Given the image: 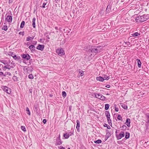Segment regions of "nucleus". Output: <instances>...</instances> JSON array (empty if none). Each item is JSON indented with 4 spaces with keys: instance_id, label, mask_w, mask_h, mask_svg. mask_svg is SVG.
Masks as SVG:
<instances>
[{
    "instance_id": "obj_56",
    "label": "nucleus",
    "mask_w": 149,
    "mask_h": 149,
    "mask_svg": "<svg viewBox=\"0 0 149 149\" xmlns=\"http://www.w3.org/2000/svg\"><path fill=\"white\" fill-rule=\"evenodd\" d=\"M110 94L109 93H107L106 94V95H109Z\"/></svg>"
},
{
    "instance_id": "obj_36",
    "label": "nucleus",
    "mask_w": 149,
    "mask_h": 149,
    "mask_svg": "<svg viewBox=\"0 0 149 149\" xmlns=\"http://www.w3.org/2000/svg\"><path fill=\"white\" fill-rule=\"evenodd\" d=\"M79 74L81 76H83L84 74V72L82 71H79Z\"/></svg>"
},
{
    "instance_id": "obj_31",
    "label": "nucleus",
    "mask_w": 149,
    "mask_h": 149,
    "mask_svg": "<svg viewBox=\"0 0 149 149\" xmlns=\"http://www.w3.org/2000/svg\"><path fill=\"white\" fill-rule=\"evenodd\" d=\"M104 126L105 127H107L108 129H111L109 125H108L107 124H105L104 125Z\"/></svg>"
},
{
    "instance_id": "obj_22",
    "label": "nucleus",
    "mask_w": 149,
    "mask_h": 149,
    "mask_svg": "<svg viewBox=\"0 0 149 149\" xmlns=\"http://www.w3.org/2000/svg\"><path fill=\"white\" fill-rule=\"evenodd\" d=\"M20 57L19 56H17L15 55L13 56V58L15 60L18 61L20 59Z\"/></svg>"
},
{
    "instance_id": "obj_19",
    "label": "nucleus",
    "mask_w": 149,
    "mask_h": 149,
    "mask_svg": "<svg viewBox=\"0 0 149 149\" xmlns=\"http://www.w3.org/2000/svg\"><path fill=\"white\" fill-rule=\"evenodd\" d=\"M131 35L133 37H136L140 35V33H139L138 32H135L134 33L132 34Z\"/></svg>"
},
{
    "instance_id": "obj_39",
    "label": "nucleus",
    "mask_w": 149,
    "mask_h": 149,
    "mask_svg": "<svg viewBox=\"0 0 149 149\" xmlns=\"http://www.w3.org/2000/svg\"><path fill=\"white\" fill-rule=\"evenodd\" d=\"M46 4H47L46 3H43V6H42V8H45V6L46 5Z\"/></svg>"
},
{
    "instance_id": "obj_2",
    "label": "nucleus",
    "mask_w": 149,
    "mask_h": 149,
    "mask_svg": "<svg viewBox=\"0 0 149 149\" xmlns=\"http://www.w3.org/2000/svg\"><path fill=\"white\" fill-rule=\"evenodd\" d=\"M149 16L148 15H143L142 16H139L138 17L139 21L143 22L147 20L149 18Z\"/></svg>"
},
{
    "instance_id": "obj_50",
    "label": "nucleus",
    "mask_w": 149,
    "mask_h": 149,
    "mask_svg": "<svg viewBox=\"0 0 149 149\" xmlns=\"http://www.w3.org/2000/svg\"><path fill=\"white\" fill-rule=\"evenodd\" d=\"M108 7H109V6H107V9H106V10L107 11H109V10H108Z\"/></svg>"
},
{
    "instance_id": "obj_14",
    "label": "nucleus",
    "mask_w": 149,
    "mask_h": 149,
    "mask_svg": "<svg viewBox=\"0 0 149 149\" xmlns=\"http://www.w3.org/2000/svg\"><path fill=\"white\" fill-rule=\"evenodd\" d=\"M77 122V126L76 129L78 131L79 129L80 126V122L78 120H77L76 121Z\"/></svg>"
},
{
    "instance_id": "obj_15",
    "label": "nucleus",
    "mask_w": 149,
    "mask_h": 149,
    "mask_svg": "<svg viewBox=\"0 0 149 149\" xmlns=\"http://www.w3.org/2000/svg\"><path fill=\"white\" fill-rule=\"evenodd\" d=\"M136 61H137V62L138 66L139 68H141V62L140 60L139 59H136Z\"/></svg>"
},
{
    "instance_id": "obj_6",
    "label": "nucleus",
    "mask_w": 149,
    "mask_h": 149,
    "mask_svg": "<svg viewBox=\"0 0 149 149\" xmlns=\"http://www.w3.org/2000/svg\"><path fill=\"white\" fill-rule=\"evenodd\" d=\"M2 88L5 92L8 94H10L11 93V89L6 86H3Z\"/></svg>"
},
{
    "instance_id": "obj_11",
    "label": "nucleus",
    "mask_w": 149,
    "mask_h": 149,
    "mask_svg": "<svg viewBox=\"0 0 149 149\" xmlns=\"http://www.w3.org/2000/svg\"><path fill=\"white\" fill-rule=\"evenodd\" d=\"M44 46L43 45H39L37 47L38 49L42 51L43 50Z\"/></svg>"
},
{
    "instance_id": "obj_41",
    "label": "nucleus",
    "mask_w": 149,
    "mask_h": 149,
    "mask_svg": "<svg viewBox=\"0 0 149 149\" xmlns=\"http://www.w3.org/2000/svg\"><path fill=\"white\" fill-rule=\"evenodd\" d=\"M125 42V44L127 45H130V42Z\"/></svg>"
},
{
    "instance_id": "obj_32",
    "label": "nucleus",
    "mask_w": 149,
    "mask_h": 149,
    "mask_svg": "<svg viewBox=\"0 0 149 149\" xmlns=\"http://www.w3.org/2000/svg\"><path fill=\"white\" fill-rule=\"evenodd\" d=\"M117 119L119 120H121L122 119V117L120 115H118L117 117Z\"/></svg>"
},
{
    "instance_id": "obj_40",
    "label": "nucleus",
    "mask_w": 149,
    "mask_h": 149,
    "mask_svg": "<svg viewBox=\"0 0 149 149\" xmlns=\"http://www.w3.org/2000/svg\"><path fill=\"white\" fill-rule=\"evenodd\" d=\"M47 122V120L46 119H44L43 120V122L44 123V124H45Z\"/></svg>"
},
{
    "instance_id": "obj_27",
    "label": "nucleus",
    "mask_w": 149,
    "mask_h": 149,
    "mask_svg": "<svg viewBox=\"0 0 149 149\" xmlns=\"http://www.w3.org/2000/svg\"><path fill=\"white\" fill-rule=\"evenodd\" d=\"M13 79L14 81H17L18 80V78L16 76H13Z\"/></svg>"
},
{
    "instance_id": "obj_8",
    "label": "nucleus",
    "mask_w": 149,
    "mask_h": 149,
    "mask_svg": "<svg viewBox=\"0 0 149 149\" xmlns=\"http://www.w3.org/2000/svg\"><path fill=\"white\" fill-rule=\"evenodd\" d=\"M12 17L10 15H8L5 18V20L9 23H11L12 20Z\"/></svg>"
},
{
    "instance_id": "obj_60",
    "label": "nucleus",
    "mask_w": 149,
    "mask_h": 149,
    "mask_svg": "<svg viewBox=\"0 0 149 149\" xmlns=\"http://www.w3.org/2000/svg\"><path fill=\"white\" fill-rule=\"evenodd\" d=\"M110 8V6H109V9Z\"/></svg>"
},
{
    "instance_id": "obj_44",
    "label": "nucleus",
    "mask_w": 149,
    "mask_h": 149,
    "mask_svg": "<svg viewBox=\"0 0 149 149\" xmlns=\"http://www.w3.org/2000/svg\"><path fill=\"white\" fill-rule=\"evenodd\" d=\"M107 118H110V115H108L106 116Z\"/></svg>"
},
{
    "instance_id": "obj_57",
    "label": "nucleus",
    "mask_w": 149,
    "mask_h": 149,
    "mask_svg": "<svg viewBox=\"0 0 149 149\" xmlns=\"http://www.w3.org/2000/svg\"><path fill=\"white\" fill-rule=\"evenodd\" d=\"M147 122H149V120H148Z\"/></svg>"
},
{
    "instance_id": "obj_45",
    "label": "nucleus",
    "mask_w": 149,
    "mask_h": 149,
    "mask_svg": "<svg viewBox=\"0 0 149 149\" xmlns=\"http://www.w3.org/2000/svg\"><path fill=\"white\" fill-rule=\"evenodd\" d=\"M108 123L109 124L110 123H111V120H108Z\"/></svg>"
},
{
    "instance_id": "obj_38",
    "label": "nucleus",
    "mask_w": 149,
    "mask_h": 149,
    "mask_svg": "<svg viewBox=\"0 0 149 149\" xmlns=\"http://www.w3.org/2000/svg\"><path fill=\"white\" fill-rule=\"evenodd\" d=\"M106 115H108L110 114L109 112L108 111H106L105 112Z\"/></svg>"
},
{
    "instance_id": "obj_24",
    "label": "nucleus",
    "mask_w": 149,
    "mask_h": 149,
    "mask_svg": "<svg viewBox=\"0 0 149 149\" xmlns=\"http://www.w3.org/2000/svg\"><path fill=\"white\" fill-rule=\"evenodd\" d=\"M130 134L129 133L127 132L126 133L125 138L126 139H128L130 137Z\"/></svg>"
},
{
    "instance_id": "obj_47",
    "label": "nucleus",
    "mask_w": 149,
    "mask_h": 149,
    "mask_svg": "<svg viewBox=\"0 0 149 149\" xmlns=\"http://www.w3.org/2000/svg\"><path fill=\"white\" fill-rule=\"evenodd\" d=\"M3 72H0V76L3 75Z\"/></svg>"
},
{
    "instance_id": "obj_10",
    "label": "nucleus",
    "mask_w": 149,
    "mask_h": 149,
    "mask_svg": "<svg viewBox=\"0 0 149 149\" xmlns=\"http://www.w3.org/2000/svg\"><path fill=\"white\" fill-rule=\"evenodd\" d=\"M22 57L23 58L26 59L27 60H29L31 58V56L28 54H23L22 55Z\"/></svg>"
},
{
    "instance_id": "obj_55",
    "label": "nucleus",
    "mask_w": 149,
    "mask_h": 149,
    "mask_svg": "<svg viewBox=\"0 0 149 149\" xmlns=\"http://www.w3.org/2000/svg\"><path fill=\"white\" fill-rule=\"evenodd\" d=\"M107 120H111L110 119V118H107Z\"/></svg>"
},
{
    "instance_id": "obj_53",
    "label": "nucleus",
    "mask_w": 149,
    "mask_h": 149,
    "mask_svg": "<svg viewBox=\"0 0 149 149\" xmlns=\"http://www.w3.org/2000/svg\"><path fill=\"white\" fill-rule=\"evenodd\" d=\"M147 118H149V115H147Z\"/></svg>"
},
{
    "instance_id": "obj_9",
    "label": "nucleus",
    "mask_w": 149,
    "mask_h": 149,
    "mask_svg": "<svg viewBox=\"0 0 149 149\" xmlns=\"http://www.w3.org/2000/svg\"><path fill=\"white\" fill-rule=\"evenodd\" d=\"M60 138V136L59 134L58 137L56 140V145H60L62 143V142L61 141Z\"/></svg>"
},
{
    "instance_id": "obj_20",
    "label": "nucleus",
    "mask_w": 149,
    "mask_h": 149,
    "mask_svg": "<svg viewBox=\"0 0 149 149\" xmlns=\"http://www.w3.org/2000/svg\"><path fill=\"white\" fill-rule=\"evenodd\" d=\"M70 135H69L68 134L65 133L64 134L63 136L65 139H67L68 138Z\"/></svg>"
},
{
    "instance_id": "obj_46",
    "label": "nucleus",
    "mask_w": 149,
    "mask_h": 149,
    "mask_svg": "<svg viewBox=\"0 0 149 149\" xmlns=\"http://www.w3.org/2000/svg\"><path fill=\"white\" fill-rule=\"evenodd\" d=\"M106 87L108 88H109L110 87V85H107L106 86Z\"/></svg>"
},
{
    "instance_id": "obj_3",
    "label": "nucleus",
    "mask_w": 149,
    "mask_h": 149,
    "mask_svg": "<svg viewBox=\"0 0 149 149\" xmlns=\"http://www.w3.org/2000/svg\"><path fill=\"white\" fill-rule=\"evenodd\" d=\"M10 61L8 60V61H4V62H3V63L6 65L5 66L3 67V70H5V69H10L11 68H13V67L10 65Z\"/></svg>"
},
{
    "instance_id": "obj_25",
    "label": "nucleus",
    "mask_w": 149,
    "mask_h": 149,
    "mask_svg": "<svg viewBox=\"0 0 149 149\" xmlns=\"http://www.w3.org/2000/svg\"><path fill=\"white\" fill-rule=\"evenodd\" d=\"M26 111L27 113L29 115H30L31 114L29 110V109L28 107L26 108Z\"/></svg>"
},
{
    "instance_id": "obj_54",
    "label": "nucleus",
    "mask_w": 149,
    "mask_h": 149,
    "mask_svg": "<svg viewBox=\"0 0 149 149\" xmlns=\"http://www.w3.org/2000/svg\"><path fill=\"white\" fill-rule=\"evenodd\" d=\"M56 3L57 2V1H58V0H55Z\"/></svg>"
},
{
    "instance_id": "obj_48",
    "label": "nucleus",
    "mask_w": 149,
    "mask_h": 149,
    "mask_svg": "<svg viewBox=\"0 0 149 149\" xmlns=\"http://www.w3.org/2000/svg\"><path fill=\"white\" fill-rule=\"evenodd\" d=\"M8 2L9 3H12V0H9Z\"/></svg>"
},
{
    "instance_id": "obj_59",
    "label": "nucleus",
    "mask_w": 149,
    "mask_h": 149,
    "mask_svg": "<svg viewBox=\"0 0 149 149\" xmlns=\"http://www.w3.org/2000/svg\"><path fill=\"white\" fill-rule=\"evenodd\" d=\"M10 74H11L10 73V74H9V75H10Z\"/></svg>"
},
{
    "instance_id": "obj_61",
    "label": "nucleus",
    "mask_w": 149,
    "mask_h": 149,
    "mask_svg": "<svg viewBox=\"0 0 149 149\" xmlns=\"http://www.w3.org/2000/svg\"><path fill=\"white\" fill-rule=\"evenodd\" d=\"M45 1H47V0H45Z\"/></svg>"
},
{
    "instance_id": "obj_7",
    "label": "nucleus",
    "mask_w": 149,
    "mask_h": 149,
    "mask_svg": "<svg viewBox=\"0 0 149 149\" xmlns=\"http://www.w3.org/2000/svg\"><path fill=\"white\" fill-rule=\"evenodd\" d=\"M116 137L117 139L118 140H119L121 139L122 137H123L125 136V133L123 132H120L119 135H116Z\"/></svg>"
},
{
    "instance_id": "obj_52",
    "label": "nucleus",
    "mask_w": 149,
    "mask_h": 149,
    "mask_svg": "<svg viewBox=\"0 0 149 149\" xmlns=\"http://www.w3.org/2000/svg\"><path fill=\"white\" fill-rule=\"evenodd\" d=\"M124 127H126V126L125 125H123V126H122V127H123V128H124Z\"/></svg>"
},
{
    "instance_id": "obj_58",
    "label": "nucleus",
    "mask_w": 149,
    "mask_h": 149,
    "mask_svg": "<svg viewBox=\"0 0 149 149\" xmlns=\"http://www.w3.org/2000/svg\"><path fill=\"white\" fill-rule=\"evenodd\" d=\"M68 149H70V148H68Z\"/></svg>"
},
{
    "instance_id": "obj_16",
    "label": "nucleus",
    "mask_w": 149,
    "mask_h": 149,
    "mask_svg": "<svg viewBox=\"0 0 149 149\" xmlns=\"http://www.w3.org/2000/svg\"><path fill=\"white\" fill-rule=\"evenodd\" d=\"M96 79L98 81H102L104 80V79L101 77H97Z\"/></svg>"
},
{
    "instance_id": "obj_21",
    "label": "nucleus",
    "mask_w": 149,
    "mask_h": 149,
    "mask_svg": "<svg viewBox=\"0 0 149 149\" xmlns=\"http://www.w3.org/2000/svg\"><path fill=\"white\" fill-rule=\"evenodd\" d=\"M33 38V37H31L30 36H28V37H27V38L26 41H32Z\"/></svg>"
},
{
    "instance_id": "obj_33",
    "label": "nucleus",
    "mask_w": 149,
    "mask_h": 149,
    "mask_svg": "<svg viewBox=\"0 0 149 149\" xmlns=\"http://www.w3.org/2000/svg\"><path fill=\"white\" fill-rule=\"evenodd\" d=\"M29 78L31 79H33V75L31 74H29Z\"/></svg>"
},
{
    "instance_id": "obj_26",
    "label": "nucleus",
    "mask_w": 149,
    "mask_h": 149,
    "mask_svg": "<svg viewBox=\"0 0 149 149\" xmlns=\"http://www.w3.org/2000/svg\"><path fill=\"white\" fill-rule=\"evenodd\" d=\"M25 24V22L24 21H22L20 27L21 28H23Z\"/></svg>"
},
{
    "instance_id": "obj_30",
    "label": "nucleus",
    "mask_w": 149,
    "mask_h": 149,
    "mask_svg": "<svg viewBox=\"0 0 149 149\" xmlns=\"http://www.w3.org/2000/svg\"><path fill=\"white\" fill-rule=\"evenodd\" d=\"M62 95L64 97H65L66 96V93L65 91L62 92Z\"/></svg>"
},
{
    "instance_id": "obj_34",
    "label": "nucleus",
    "mask_w": 149,
    "mask_h": 149,
    "mask_svg": "<svg viewBox=\"0 0 149 149\" xmlns=\"http://www.w3.org/2000/svg\"><path fill=\"white\" fill-rule=\"evenodd\" d=\"M21 129L24 132H25L26 131L25 127L24 126H22L21 127Z\"/></svg>"
},
{
    "instance_id": "obj_43",
    "label": "nucleus",
    "mask_w": 149,
    "mask_h": 149,
    "mask_svg": "<svg viewBox=\"0 0 149 149\" xmlns=\"http://www.w3.org/2000/svg\"><path fill=\"white\" fill-rule=\"evenodd\" d=\"M104 79H107V80H108V79L109 78V77H104Z\"/></svg>"
},
{
    "instance_id": "obj_1",
    "label": "nucleus",
    "mask_w": 149,
    "mask_h": 149,
    "mask_svg": "<svg viewBox=\"0 0 149 149\" xmlns=\"http://www.w3.org/2000/svg\"><path fill=\"white\" fill-rule=\"evenodd\" d=\"M101 47L95 46H87L84 47V49L89 53H92L94 55L99 53L101 51Z\"/></svg>"
},
{
    "instance_id": "obj_13",
    "label": "nucleus",
    "mask_w": 149,
    "mask_h": 149,
    "mask_svg": "<svg viewBox=\"0 0 149 149\" xmlns=\"http://www.w3.org/2000/svg\"><path fill=\"white\" fill-rule=\"evenodd\" d=\"M25 69L26 71H27L28 73H30L33 70V69L28 67H25Z\"/></svg>"
},
{
    "instance_id": "obj_4",
    "label": "nucleus",
    "mask_w": 149,
    "mask_h": 149,
    "mask_svg": "<svg viewBox=\"0 0 149 149\" xmlns=\"http://www.w3.org/2000/svg\"><path fill=\"white\" fill-rule=\"evenodd\" d=\"M94 94L96 98L100 99L103 101L105 100L106 97L101 94L98 93H96Z\"/></svg>"
},
{
    "instance_id": "obj_49",
    "label": "nucleus",
    "mask_w": 149,
    "mask_h": 149,
    "mask_svg": "<svg viewBox=\"0 0 149 149\" xmlns=\"http://www.w3.org/2000/svg\"><path fill=\"white\" fill-rule=\"evenodd\" d=\"M37 43L36 41H34L33 42V44H36Z\"/></svg>"
},
{
    "instance_id": "obj_18",
    "label": "nucleus",
    "mask_w": 149,
    "mask_h": 149,
    "mask_svg": "<svg viewBox=\"0 0 149 149\" xmlns=\"http://www.w3.org/2000/svg\"><path fill=\"white\" fill-rule=\"evenodd\" d=\"M29 48L31 51H33L34 50L35 47L34 46L31 45L29 47Z\"/></svg>"
},
{
    "instance_id": "obj_51",
    "label": "nucleus",
    "mask_w": 149,
    "mask_h": 149,
    "mask_svg": "<svg viewBox=\"0 0 149 149\" xmlns=\"http://www.w3.org/2000/svg\"><path fill=\"white\" fill-rule=\"evenodd\" d=\"M55 28L56 30H58V27H56V26L55 27Z\"/></svg>"
},
{
    "instance_id": "obj_29",
    "label": "nucleus",
    "mask_w": 149,
    "mask_h": 149,
    "mask_svg": "<svg viewBox=\"0 0 149 149\" xmlns=\"http://www.w3.org/2000/svg\"><path fill=\"white\" fill-rule=\"evenodd\" d=\"M2 29L6 31L8 29V27L7 26L4 25L2 28Z\"/></svg>"
},
{
    "instance_id": "obj_5",
    "label": "nucleus",
    "mask_w": 149,
    "mask_h": 149,
    "mask_svg": "<svg viewBox=\"0 0 149 149\" xmlns=\"http://www.w3.org/2000/svg\"><path fill=\"white\" fill-rule=\"evenodd\" d=\"M56 52L58 55L61 56L64 54V50L62 48L58 49L56 50Z\"/></svg>"
},
{
    "instance_id": "obj_35",
    "label": "nucleus",
    "mask_w": 149,
    "mask_h": 149,
    "mask_svg": "<svg viewBox=\"0 0 149 149\" xmlns=\"http://www.w3.org/2000/svg\"><path fill=\"white\" fill-rule=\"evenodd\" d=\"M8 54L9 55H10L12 57H13V56L15 55V54H14L13 52H9V53Z\"/></svg>"
},
{
    "instance_id": "obj_23",
    "label": "nucleus",
    "mask_w": 149,
    "mask_h": 149,
    "mask_svg": "<svg viewBox=\"0 0 149 149\" xmlns=\"http://www.w3.org/2000/svg\"><path fill=\"white\" fill-rule=\"evenodd\" d=\"M102 141L100 139L94 141V142L96 144H99L102 143Z\"/></svg>"
},
{
    "instance_id": "obj_28",
    "label": "nucleus",
    "mask_w": 149,
    "mask_h": 149,
    "mask_svg": "<svg viewBox=\"0 0 149 149\" xmlns=\"http://www.w3.org/2000/svg\"><path fill=\"white\" fill-rule=\"evenodd\" d=\"M109 105L108 104H106L105 106V109L106 110H108L109 107Z\"/></svg>"
},
{
    "instance_id": "obj_12",
    "label": "nucleus",
    "mask_w": 149,
    "mask_h": 149,
    "mask_svg": "<svg viewBox=\"0 0 149 149\" xmlns=\"http://www.w3.org/2000/svg\"><path fill=\"white\" fill-rule=\"evenodd\" d=\"M130 119L129 118H127L126 119V122L125 123L128 127H130Z\"/></svg>"
},
{
    "instance_id": "obj_42",
    "label": "nucleus",
    "mask_w": 149,
    "mask_h": 149,
    "mask_svg": "<svg viewBox=\"0 0 149 149\" xmlns=\"http://www.w3.org/2000/svg\"><path fill=\"white\" fill-rule=\"evenodd\" d=\"M115 111H119L118 108L117 107H116L115 108Z\"/></svg>"
},
{
    "instance_id": "obj_17",
    "label": "nucleus",
    "mask_w": 149,
    "mask_h": 149,
    "mask_svg": "<svg viewBox=\"0 0 149 149\" xmlns=\"http://www.w3.org/2000/svg\"><path fill=\"white\" fill-rule=\"evenodd\" d=\"M36 18L35 17H34L32 19V26L34 28H35L36 27V25H35V21H36Z\"/></svg>"
},
{
    "instance_id": "obj_37",
    "label": "nucleus",
    "mask_w": 149,
    "mask_h": 149,
    "mask_svg": "<svg viewBox=\"0 0 149 149\" xmlns=\"http://www.w3.org/2000/svg\"><path fill=\"white\" fill-rule=\"evenodd\" d=\"M122 107L123 108L125 109H127V106L125 105H122Z\"/></svg>"
}]
</instances>
